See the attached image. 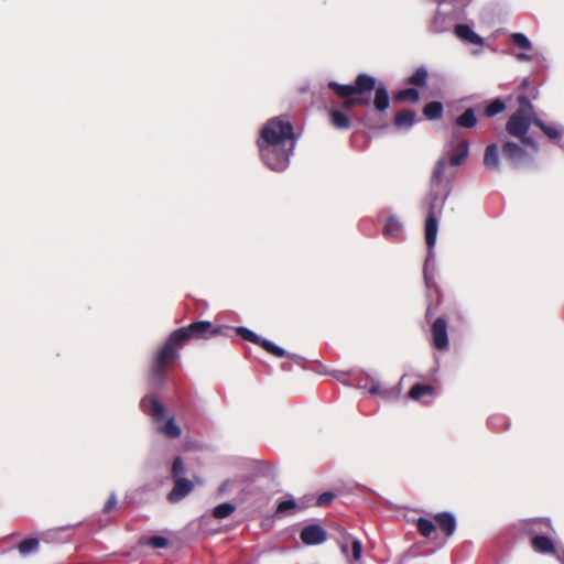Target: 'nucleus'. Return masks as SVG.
<instances>
[{
	"label": "nucleus",
	"instance_id": "1",
	"mask_svg": "<svg viewBox=\"0 0 564 564\" xmlns=\"http://www.w3.org/2000/svg\"><path fill=\"white\" fill-rule=\"evenodd\" d=\"M297 141L291 121L282 116L269 119L262 127L257 145L264 164L272 171H284Z\"/></svg>",
	"mask_w": 564,
	"mask_h": 564
},
{
	"label": "nucleus",
	"instance_id": "2",
	"mask_svg": "<svg viewBox=\"0 0 564 564\" xmlns=\"http://www.w3.org/2000/svg\"><path fill=\"white\" fill-rule=\"evenodd\" d=\"M328 88L344 100L340 108L344 112L356 106H368L371 101V93L373 90V106L377 111L383 112L390 106L389 94L384 85L377 87L376 78L368 74H359L351 85L329 82Z\"/></svg>",
	"mask_w": 564,
	"mask_h": 564
},
{
	"label": "nucleus",
	"instance_id": "3",
	"mask_svg": "<svg viewBox=\"0 0 564 564\" xmlns=\"http://www.w3.org/2000/svg\"><path fill=\"white\" fill-rule=\"evenodd\" d=\"M174 338L175 336L171 333L152 357L148 378L154 387L164 383L167 370L175 365L180 357L178 350L183 346Z\"/></svg>",
	"mask_w": 564,
	"mask_h": 564
},
{
	"label": "nucleus",
	"instance_id": "4",
	"mask_svg": "<svg viewBox=\"0 0 564 564\" xmlns=\"http://www.w3.org/2000/svg\"><path fill=\"white\" fill-rule=\"evenodd\" d=\"M231 327L227 325H216L208 321H196L187 326L173 330L175 340L182 346L189 340H208L214 337H231Z\"/></svg>",
	"mask_w": 564,
	"mask_h": 564
},
{
	"label": "nucleus",
	"instance_id": "5",
	"mask_svg": "<svg viewBox=\"0 0 564 564\" xmlns=\"http://www.w3.org/2000/svg\"><path fill=\"white\" fill-rule=\"evenodd\" d=\"M469 142L467 140H460L454 147V153L449 159H440L436 162L434 171L431 177V184L433 187L438 186L445 178V169L447 165L457 166L460 165L468 155Z\"/></svg>",
	"mask_w": 564,
	"mask_h": 564
},
{
	"label": "nucleus",
	"instance_id": "6",
	"mask_svg": "<svg viewBox=\"0 0 564 564\" xmlns=\"http://www.w3.org/2000/svg\"><path fill=\"white\" fill-rule=\"evenodd\" d=\"M534 118L522 116L521 112H513L506 124V131L514 138L521 140V142L532 148L534 151L538 150L535 141L528 135L530 126L533 123Z\"/></svg>",
	"mask_w": 564,
	"mask_h": 564
},
{
	"label": "nucleus",
	"instance_id": "7",
	"mask_svg": "<svg viewBox=\"0 0 564 564\" xmlns=\"http://www.w3.org/2000/svg\"><path fill=\"white\" fill-rule=\"evenodd\" d=\"M231 334L235 333L236 335L240 336L241 338H243L245 340H248L254 345H258L260 347H262L267 352L275 356V357H279V358H282V357H286L288 356V352L276 346L274 343L268 340V339H263L261 338L259 335H257L254 332L250 330L249 328L247 327H231Z\"/></svg>",
	"mask_w": 564,
	"mask_h": 564
},
{
	"label": "nucleus",
	"instance_id": "8",
	"mask_svg": "<svg viewBox=\"0 0 564 564\" xmlns=\"http://www.w3.org/2000/svg\"><path fill=\"white\" fill-rule=\"evenodd\" d=\"M502 155L514 169L532 162V156L522 147L512 141H508L502 145Z\"/></svg>",
	"mask_w": 564,
	"mask_h": 564
},
{
	"label": "nucleus",
	"instance_id": "9",
	"mask_svg": "<svg viewBox=\"0 0 564 564\" xmlns=\"http://www.w3.org/2000/svg\"><path fill=\"white\" fill-rule=\"evenodd\" d=\"M447 328V322L444 317H437L431 324L432 344L437 350L448 348Z\"/></svg>",
	"mask_w": 564,
	"mask_h": 564
},
{
	"label": "nucleus",
	"instance_id": "10",
	"mask_svg": "<svg viewBox=\"0 0 564 564\" xmlns=\"http://www.w3.org/2000/svg\"><path fill=\"white\" fill-rule=\"evenodd\" d=\"M300 538L305 545H317L326 541L327 532L318 524H308L302 529Z\"/></svg>",
	"mask_w": 564,
	"mask_h": 564
},
{
	"label": "nucleus",
	"instance_id": "11",
	"mask_svg": "<svg viewBox=\"0 0 564 564\" xmlns=\"http://www.w3.org/2000/svg\"><path fill=\"white\" fill-rule=\"evenodd\" d=\"M194 489V484L184 478L178 477L174 479V486L170 494L167 495V499L170 502H178L183 498H185L189 492Z\"/></svg>",
	"mask_w": 564,
	"mask_h": 564
},
{
	"label": "nucleus",
	"instance_id": "12",
	"mask_svg": "<svg viewBox=\"0 0 564 564\" xmlns=\"http://www.w3.org/2000/svg\"><path fill=\"white\" fill-rule=\"evenodd\" d=\"M434 520L436 521L441 531L447 536H452L456 530V519L455 517L447 511L436 513L434 516Z\"/></svg>",
	"mask_w": 564,
	"mask_h": 564
},
{
	"label": "nucleus",
	"instance_id": "13",
	"mask_svg": "<svg viewBox=\"0 0 564 564\" xmlns=\"http://www.w3.org/2000/svg\"><path fill=\"white\" fill-rule=\"evenodd\" d=\"M437 229H438V221L433 212H430V214L426 217L425 220V241L430 249H433L436 242L437 237Z\"/></svg>",
	"mask_w": 564,
	"mask_h": 564
},
{
	"label": "nucleus",
	"instance_id": "14",
	"mask_svg": "<svg viewBox=\"0 0 564 564\" xmlns=\"http://www.w3.org/2000/svg\"><path fill=\"white\" fill-rule=\"evenodd\" d=\"M531 545L535 552L542 554H553L555 553V545L551 538L546 535H534L531 539Z\"/></svg>",
	"mask_w": 564,
	"mask_h": 564
},
{
	"label": "nucleus",
	"instance_id": "15",
	"mask_svg": "<svg viewBox=\"0 0 564 564\" xmlns=\"http://www.w3.org/2000/svg\"><path fill=\"white\" fill-rule=\"evenodd\" d=\"M434 395L435 388L432 384L415 383L408 392V397L413 401H422Z\"/></svg>",
	"mask_w": 564,
	"mask_h": 564
},
{
	"label": "nucleus",
	"instance_id": "16",
	"mask_svg": "<svg viewBox=\"0 0 564 564\" xmlns=\"http://www.w3.org/2000/svg\"><path fill=\"white\" fill-rule=\"evenodd\" d=\"M415 111L410 109H403L394 115L393 124L398 129H409L415 123Z\"/></svg>",
	"mask_w": 564,
	"mask_h": 564
},
{
	"label": "nucleus",
	"instance_id": "17",
	"mask_svg": "<svg viewBox=\"0 0 564 564\" xmlns=\"http://www.w3.org/2000/svg\"><path fill=\"white\" fill-rule=\"evenodd\" d=\"M484 164L491 171H499V149L496 143H491L485 149Z\"/></svg>",
	"mask_w": 564,
	"mask_h": 564
},
{
	"label": "nucleus",
	"instance_id": "18",
	"mask_svg": "<svg viewBox=\"0 0 564 564\" xmlns=\"http://www.w3.org/2000/svg\"><path fill=\"white\" fill-rule=\"evenodd\" d=\"M533 124L539 127L549 139L555 141L557 144H560L564 138V131L562 129L554 126H549L540 118L533 119Z\"/></svg>",
	"mask_w": 564,
	"mask_h": 564
},
{
	"label": "nucleus",
	"instance_id": "19",
	"mask_svg": "<svg viewBox=\"0 0 564 564\" xmlns=\"http://www.w3.org/2000/svg\"><path fill=\"white\" fill-rule=\"evenodd\" d=\"M330 123L334 128L347 130L350 128L351 122L346 112L340 109H332L329 111Z\"/></svg>",
	"mask_w": 564,
	"mask_h": 564
},
{
	"label": "nucleus",
	"instance_id": "20",
	"mask_svg": "<svg viewBox=\"0 0 564 564\" xmlns=\"http://www.w3.org/2000/svg\"><path fill=\"white\" fill-rule=\"evenodd\" d=\"M455 34L457 37L471 43V44H480L481 37L476 34L469 25L467 24H457L455 26Z\"/></svg>",
	"mask_w": 564,
	"mask_h": 564
},
{
	"label": "nucleus",
	"instance_id": "21",
	"mask_svg": "<svg viewBox=\"0 0 564 564\" xmlns=\"http://www.w3.org/2000/svg\"><path fill=\"white\" fill-rule=\"evenodd\" d=\"M455 124L460 128L471 129L477 124V117L473 108H467L455 120Z\"/></svg>",
	"mask_w": 564,
	"mask_h": 564
},
{
	"label": "nucleus",
	"instance_id": "22",
	"mask_svg": "<svg viewBox=\"0 0 564 564\" xmlns=\"http://www.w3.org/2000/svg\"><path fill=\"white\" fill-rule=\"evenodd\" d=\"M419 99H420V94H419L417 89H415L413 87L401 89L393 95V100L397 102L408 101V102L415 104L419 101Z\"/></svg>",
	"mask_w": 564,
	"mask_h": 564
},
{
	"label": "nucleus",
	"instance_id": "23",
	"mask_svg": "<svg viewBox=\"0 0 564 564\" xmlns=\"http://www.w3.org/2000/svg\"><path fill=\"white\" fill-rule=\"evenodd\" d=\"M401 231V223L393 216L388 217L383 227V235L387 238H398Z\"/></svg>",
	"mask_w": 564,
	"mask_h": 564
},
{
	"label": "nucleus",
	"instance_id": "24",
	"mask_svg": "<svg viewBox=\"0 0 564 564\" xmlns=\"http://www.w3.org/2000/svg\"><path fill=\"white\" fill-rule=\"evenodd\" d=\"M444 107L441 101H431L426 104L423 108V115L429 120H437L443 116Z\"/></svg>",
	"mask_w": 564,
	"mask_h": 564
},
{
	"label": "nucleus",
	"instance_id": "25",
	"mask_svg": "<svg viewBox=\"0 0 564 564\" xmlns=\"http://www.w3.org/2000/svg\"><path fill=\"white\" fill-rule=\"evenodd\" d=\"M159 432L169 438H177L182 434L181 427L176 424L174 417H170L162 426H160Z\"/></svg>",
	"mask_w": 564,
	"mask_h": 564
},
{
	"label": "nucleus",
	"instance_id": "26",
	"mask_svg": "<svg viewBox=\"0 0 564 564\" xmlns=\"http://www.w3.org/2000/svg\"><path fill=\"white\" fill-rule=\"evenodd\" d=\"M149 413L154 422L159 423L164 420L166 411L162 403H160L156 399L151 398L149 400Z\"/></svg>",
	"mask_w": 564,
	"mask_h": 564
},
{
	"label": "nucleus",
	"instance_id": "27",
	"mask_svg": "<svg viewBox=\"0 0 564 564\" xmlns=\"http://www.w3.org/2000/svg\"><path fill=\"white\" fill-rule=\"evenodd\" d=\"M429 73L424 66L417 67L408 78V83L415 87H424L427 83Z\"/></svg>",
	"mask_w": 564,
	"mask_h": 564
},
{
	"label": "nucleus",
	"instance_id": "28",
	"mask_svg": "<svg viewBox=\"0 0 564 564\" xmlns=\"http://www.w3.org/2000/svg\"><path fill=\"white\" fill-rule=\"evenodd\" d=\"M517 100L519 104V108L514 112H521L522 116H527L530 118H538L535 116L534 108L528 96L521 94L518 96Z\"/></svg>",
	"mask_w": 564,
	"mask_h": 564
},
{
	"label": "nucleus",
	"instance_id": "29",
	"mask_svg": "<svg viewBox=\"0 0 564 564\" xmlns=\"http://www.w3.org/2000/svg\"><path fill=\"white\" fill-rule=\"evenodd\" d=\"M415 525L419 533L424 538H430L436 529L433 521L426 518H419Z\"/></svg>",
	"mask_w": 564,
	"mask_h": 564
},
{
	"label": "nucleus",
	"instance_id": "30",
	"mask_svg": "<svg viewBox=\"0 0 564 564\" xmlns=\"http://www.w3.org/2000/svg\"><path fill=\"white\" fill-rule=\"evenodd\" d=\"M236 510L235 505L230 502H224L216 506L213 509V517L216 519H224L229 517Z\"/></svg>",
	"mask_w": 564,
	"mask_h": 564
},
{
	"label": "nucleus",
	"instance_id": "31",
	"mask_svg": "<svg viewBox=\"0 0 564 564\" xmlns=\"http://www.w3.org/2000/svg\"><path fill=\"white\" fill-rule=\"evenodd\" d=\"M505 109H506L505 102L501 99L497 98L487 105L484 113H485V116L491 118V117H495V116L501 113Z\"/></svg>",
	"mask_w": 564,
	"mask_h": 564
},
{
	"label": "nucleus",
	"instance_id": "32",
	"mask_svg": "<svg viewBox=\"0 0 564 564\" xmlns=\"http://www.w3.org/2000/svg\"><path fill=\"white\" fill-rule=\"evenodd\" d=\"M141 544L149 545L153 549H164L169 545V540L164 536L153 535L150 538H143L140 540Z\"/></svg>",
	"mask_w": 564,
	"mask_h": 564
},
{
	"label": "nucleus",
	"instance_id": "33",
	"mask_svg": "<svg viewBox=\"0 0 564 564\" xmlns=\"http://www.w3.org/2000/svg\"><path fill=\"white\" fill-rule=\"evenodd\" d=\"M39 547V540L34 538H29L21 541L18 545V550L21 554L25 555L31 552L36 551Z\"/></svg>",
	"mask_w": 564,
	"mask_h": 564
},
{
	"label": "nucleus",
	"instance_id": "34",
	"mask_svg": "<svg viewBox=\"0 0 564 564\" xmlns=\"http://www.w3.org/2000/svg\"><path fill=\"white\" fill-rule=\"evenodd\" d=\"M510 39L511 42L521 50L528 51L532 46L530 40L522 33H512Z\"/></svg>",
	"mask_w": 564,
	"mask_h": 564
},
{
	"label": "nucleus",
	"instance_id": "35",
	"mask_svg": "<svg viewBox=\"0 0 564 564\" xmlns=\"http://www.w3.org/2000/svg\"><path fill=\"white\" fill-rule=\"evenodd\" d=\"M185 471H186V469H185V466H184V462H183L182 457L177 456L174 459L173 465H172V477H173V479H176L178 477H183Z\"/></svg>",
	"mask_w": 564,
	"mask_h": 564
},
{
	"label": "nucleus",
	"instance_id": "36",
	"mask_svg": "<svg viewBox=\"0 0 564 564\" xmlns=\"http://www.w3.org/2000/svg\"><path fill=\"white\" fill-rule=\"evenodd\" d=\"M489 422H490L491 426L497 427L498 430L508 429L506 417H503L502 415H492L489 419Z\"/></svg>",
	"mask_w": 564,
	"mask_h": 564
},
{
	"label": "nucleus",
	"instance_id": "37",
	"mask_svg": "<svg viewBox=\"0 0 564 564\" xmlns=\"http://www.w3.org/2000/svg\"><path fill=\"white\" fill-rule=\"evenodd\" d=\"M445 18L442 14H436L431 22V30L435 33L443 32L444 29L442 28V24Z\"/></svg>",
	"mask_w": 564,
	"mask_h": 564
},
{
	"label": "nucleus",
	"instance_id": "38",
	"mask_svg": "<svg viewBox=\"0 0 564 564\" xmlns=\"http://www.w3.org/2000/svg\"><path fill=\"white\" fill-rule=\"evenodd\" d=\"M296 503L294 500H282L276 507V513H283L288 510L294 509Z\"/></svg>",
	"mask_w": 564,
	"mask_h": 564
},
{
	"label": "nucleus",
	"instance_id": "39",
	"mask_svg": "<svg viewBox=\"0 0 564 564\" xmlns=\"http://www.w3.org/2000/svg\"><path fill=\"white\" fill-rule=\"evenodd\" d=\"M334 497H335V495L333 492H329V491L323 492L317 498V501H316L317 506L323 507V506L329 505L332 502V500L334 499Z\"/></svg>",
	"mask_w": 564,
	"mask_h": 564
},
{
	"label": "nucleus",
	"instance_id": "40",
	"mask_svg": "<svg viewBox=\"0 0 564 564\" xmlns=\"http://www.w3.org/2000/svg\"><path fill=\"white\" fill-rule=\"evenodd\" d=\"M116 506H117V497H116L115 492H111L110 496L108 497L107 501L104 505L102 511L105 513H109L111 510L115 509Z\"/></svg>",
	"mask_w": 564,
	"mask_h": 564
},
{
	"label": "nucleus",
	"instance_id": "41",
	"mask_svg": "<svg viewBox=\"0 0 564 564\" xmlns=\"http://www.w3.org/2000/svg\"><path fill=\"white\" fill-rule=\"evenodd\" d=\"M352 557L355 561H358L362 554V545L359 540H354L351 543Z\"/></svg>",
	"mask_w": 564,
	"mask_h": 564
},
{
	"label": "nucleus",
	"instance_id": "42",
	"mask_svg": "<svg viewBox=\"0 0 564 564\" xmlns=\"http://www.w3.org/2000/svg\"><path fill=\"white\" fill-rule=\"evenodd\" d=\"M369 393L372 394V395H377V394L388 395V394H390L389 391H381L380 384L378 382H373L371 384V387L369 388Z\"/></svg>",
	"mask_w": 564,
	"mask_h": 564
},
{
	"label": "nucleus",
	"instance_id": "43",
	"mask_svg": "<svg viewBox=\"0 0 564 564\" xmlns=\"http://www.w3.org/2000/svg\"><path fill=\"white\" fill-rule=\"evenodd\" d=\"M432 316H433L432 307H431V305H427L426 311H425V319L427 322H430L432 319Z\"/></svg>",
	"mask_w": 564,
	"mask_h": 564
},
{
	"label": "nucleus",
	"instance_id": "44",
	"mask_svg": "<svg viewBox=\"0 0 564 564\" xmlns=\"http://www.w3.org/2000/svg\"><path fill=\"white\" fill-rule=\"evenodd\" d=\"M529 85V80L527 78H524L521 83V87L522 88H525L527 86Z\"/></svg>",
	"mask_w": 564,
	"mask_h": 564
},
{
	"label": "nucleus",
	"instance_id": "45",
	"mask_svg": "<svg viewBox=\"0 0 564 564\" xmlns=\"http://www.w3.org/2000/svg\"><path fill=\"white\" fill-rule=\"evenodd\" d=\"M540 522H541V523H543V524H544V525H546V527H550V525H551V522H550L549 520H546V521H540Z\"/></svg>",
	"mask_w": 564,
	"mask_h": 564
},
{
	"label": "nucleus",
	"instance_id": "46",
	"mask_svg": "<svg viewBox=\"0 0 564 564\" xmlns=\"http://www.w3.org/2000/svg\"><path fill=\"white\" fill-rule=\"evenodd\" d=\"M454 178V174H451L448 177H446L447 182L449 183Z\"/></svg>",
	"mask_w": 564,
	"mask_h": 564
},
{
	"label": "nucleus",
	"instance_id": "47",
	"mask_svg": "<svg viewBox=\"0 0 564 564\" xmlns=\"http://www.w3.org/2000/svg\"><path fill=\"white\" fill-rule=\"evenodd\" d=\"M519 57H520V58H523V59H528V58H529V57H528L527 55H524V54H520V55H519Z\"/></svg>",
	"mask_w": 564,
	"mask_h": 564
},
{
	"label": "nucleus",
	"instance_id": "48",
	"mask_svg": "<svg viewBox=\"0 0 564 564\" xmlns=\"http://www.w3.org/2000/svg\"><path fill=\"white\" fill-rule=\"evenodd\" d=\"M425 282H426V284L429 285V283H430V282H429V279H427V276H426V275H425Z\"/></svg>",
	"mask_w": 564,
	"mask_h": 564
}]
</instances>
